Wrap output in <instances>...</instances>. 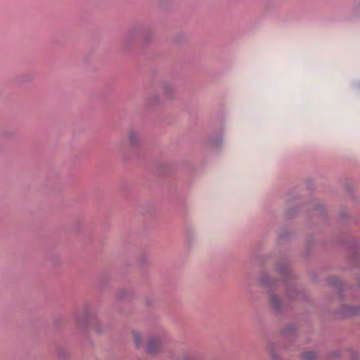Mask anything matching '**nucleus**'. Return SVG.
I'll return each mask as SVG.
<instances>
[{
	"label": "nucleus",
	"mask_w": 360,
	"mask_h": 360,
	"mask_svg": "<svg viewBox=\"0 0 360 360\" xmlns=\"http://www.w3.org/2000/svg\"><path fill=\"white\" fill-rule=\"evenodd\" d=\"M160 348V342L156 338H151L147 345V350L150 353H155L158 352Z\"/></svg>",
	"instance_id": "f257e3e1"
},
{
	"label": "nucleus",
	"mask_w": 360,
	"mask_h": 360,
	"mask_svg": "<svg viewBox=\"0 0 360 360\" xmlns=\"http://www.w3.org/2000/svg\"><path fill=\"white\" fill-rule=\"evenodd\" d=\"M139 139V135L136 132L130 131L128 135V140L130 144H134Z\"/></svg>",
	"instance_id": "f03ea898"
},
{
	"label": "nucleus",
	"mask_w": 360,
	"mask_h": 360,
	"mask_svg": "<svg viewBox=\"0 0 360 360\" xmlns=\"http://www.w3.org/2000/svg\"><path fill=\"white\" fill-rule=\"evenodd\" d=\"M134 339L135 340L136 345L137 347H139L140 341L141 339V335L138 332H134L133 333Z\"/></svg>",
	"instance_id": "7ed1b4c3"
},
{
	"label": "nucleus",
	"mask_w": 360,
	"mask_h": 360,
	"mask_svg": "<svg viewBox=\"0 0 360 360\" xmlns=\"http://www.w3.org/2000/svg\"><path fill=\"white\" fill-rule=\"evenodd\" d=\"M271 304L275 308L279 307L280 304L278 298L276 296H273L271 297Z\"/></svg>",
	"instance_id": "20e7f679"
},
{
	"label": "nucleus",
	"mask_w": 360,
	"mask_h": 360,
	"mask_svg": "<svg viewBox=\"0 0 360 360\" xmlns=\"http://www.w3.org/2000/svg\"><path fill=\"white\" fill-rule=\"evenodd\" d=\"M307 360H314V354L312 353H308L305 354L304 356Z\"/></svg>",
	"instance_id": "39448f33"
}]
</instances>
